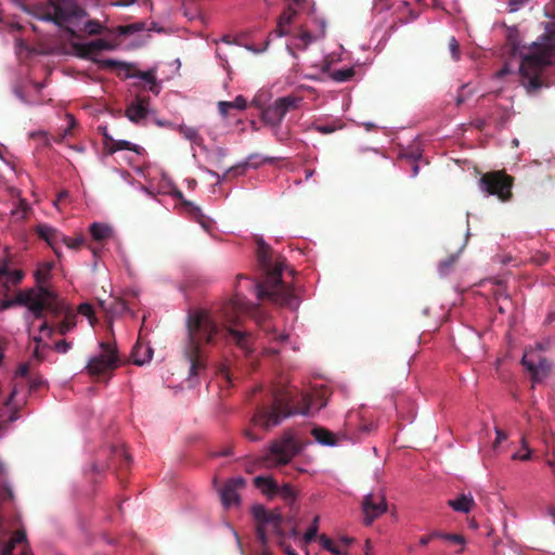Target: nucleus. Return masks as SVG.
Segmentation results:
<instances>
[{"mask_svg": "<svg viewBox=\"0 0 555 555\" xmlns=\"http://www.w3.org/2000/svg\"><path fill=\"white\" fill-rule=\"evenodd\" d=\"M521 442H522L524 449H526V452L525 453L517 452V453L513 454L512 459L513 460H520V461H528L531 457V451L528 448L525 438H522Z\"/></svg>", "mask_w": 555, "mask_h": 555, "instance_id": "nucleus-45", "label": "nucleus"}, {"mask_svg": "<svg viewBox=\"0 0 555 555\" xmlns=\"http://www.w3.org/2000/svg\"><path fill=\"white\" fill-rule=\"evenodd\" d=\"M102 353L91 358L86 366L91 376H102L112 372L118 365V356L115 346L109 343H101Z\"/></svg>", "mask_w": 555, "mask_h": 555, "instance_id": "nucleus-11", "label": "nucleus"}, {"mask_svg": "<svg viewBox=\"0 0 555 555\" xmlns=\"http://www.w3.org/2000/svg\"><path fill=\"white\" fill-rule=\"evenodd\" d=\"M103 29V26L96 20H90L85 24V30L91 36L102 34Z\"/></svg>", "mask_w": 555, "mask_h": 555, "instance_id": "nucleus-35", "label": "nucleus"}, {"mask_svg": "<svg viewBox=\"0 0 555 555\" xmlns=\"http://www.w3.org/2000/svg\"><path fill=\"white\" fill-rule=\"evenodd\" d=\"M43 379L41 376L31 377L29 379V390L36 391L43 385Z\"/></svg>", "mask_w": 555, "mask_h": 555, "instance_id": "nucleus-48", "label": "nucleus"}, {"mask_svg": "<svg viewBox=\"0 0 555 555\" xmlns=\"http://www.w3.org/2000/svg\"><path fill=\"white\" fill-rule=\"evenodd\" d=\"M319 519H320V517L315 516L313 519V524L306 531V533H305L306 541L310 542V541L314 540V538L317 537Z\"/></svg>", "mask_w": 555, "mask_h": 555, "instance_id": "nucleus-41", "label": "nucleus"}, {"mask_svg": "<svg viewBox=\"0 0 555 555\" xmlns=\"http://www.w3.org/2000/svg\"><path fill=\"white\" fill-rule=\"evenodd\" d=\"M70 348L72 344L65 339L56 341L53 347V349L59 353H66Z\"/></svg>", "mask_w": 555, "mask_h": 555, "instance_id": "nucleus-46", "label": "nucleus"}, {"mask_svg": "<svg viewBox=\"0 0 555 555\" xmlns=\"http://www.w3.org/2000/svg\"><path fill=\"white\" fill-rule=\"evenodd\" d=\"M103 138H104V144L106 146V149L108 150L109 145L113 144V141L115 140L112 135L108 134L106 128H103Z\"/></svg>", "mask_w": 555, "mask_h": 555, "instance_id": "nucleus-54", "label": "nucleus"}, {"mask_svg": "<svg viewBox=\"0 0 555 555\" xmlns=\"http://www.w3.org/2000/svg\"><path fill=\"white\" fill-rule=\"evenodd\" d=\"M243 435L250 441H258L260 438L255 435L250 429H244Z\"/></svg>", "mask_w": 555, "mask_h": 555, "instance_id": "nucleus-56", "label": "nucleus"}, {"mask_svg": "<svg viewBox=\"0 0 555 555\" xmlns=\"http://www.w3.org/2000/svg\"><path fill=\"white\" fill-rule=\"evenodd\" d=\"M251 514L256 520V538L263 547L259 555H272L267 545V533L272 532L278 537L285 535L283 526L285 524L284 518L276 511H269L262 505H255L251 508Z\"/></svg>", "mask_w": 555, "mask_h": 555, "instance_id": "nucleus-8", "label": "nucleus"}, {"mask_svg": "<svg viewBox=\"0 0 555 555\" xmlns=\"http://www.w3.org/2000/svg\"><path fill=\"white\" fill-rule=\"evenodd\" d=\"M179 133L183 135L186 140L199 144L203 139L198 133V130L194 127L181 125L179 126Z\"/></svg>", "mask_w": 555, "mask_h": 555, "instance_id": "nucleus-31", "label": "nucleus"}, {"mask_svg": "<svg viewBox=\"0 0 555 555\" xmlns=\"http://www.w3.org/2000/svg\"><path fill=\"white\" fill-rule=\"evenodd\" d=\"M555 56V24L548 23L545 33L533 42L519 66V85L530 96L555 83L552 59Z\"/></svg>", "mask_w": 555, "mask_h": 555, "instance_id": "nucleus-2", "label": "nucleus"}, {"mask_svg": "<svg viewBox=\"0 0 555 555\" xmlns=\"http://www.w3.org/2000/svg\"><path fill=\"white\" fill-rule=\"evenodd\" d=\"M23 276L24 274L22 271L9 269V273L7 274L3 281L10 282L12 284H18L22 281Z\"/></svg>", "mask_w": 555, "mask_h": 555, "instance_id": "nucleus-40", "label": "nucleus"}, {"mask_svg": "<svg viewBox=\"0 0 555 555\" xmlns=\"http://www.w3.org/2000/svg\"><path fill=\"white\" fill-rule=\"evenodd\" d=\"M296 15V9L293 8V4H288V7L280 15L276 28L274 30L279 37L288 35V26L292 24Z\"/></svg>", "mask_w": 555, "mask_h": 555, "instance_id": "nucleus-19", "label": "nucleus"}, {"mask_svg": "<svg viewBox=\"0 0 555 555\" xmlns=\"http://www.w3.org/2000/svg\"><path fill=\"white\" fill-rule=\"evenodd\" d=\"M343 126H334V125H317L314 129L321 133V134H330L336 131L337 129H340Z\"/></svg>", "mask_w": 555, "mask_h": 555, "instance_id": "nucleus-44", "label": "nucleus"}, {"mask_svg": "<svg viewBox=\"0 0 555 555\" xmlns=\"http://www.w3.org/2000/svg\"><path fill=\"white\" fill-rule=\"evenodd\" d=\"M528 0H508L509 11L515 12L519 10Z\"/></svg>", "mask_w": 555, "mask_h": 555, "instance_id": "nucleus-52", "label": "nucleus"}, {"mask_svg": "<svg viewBox=\"0 0 555 555\" xmlns=\"http://www.w3.org/2000/svg\"><path fill=\"white\" fill-rule=\"evenodd\" d=\"M141 29H142V27L139 24H129V25L118 26L115 29V31L119 36H128V35L134 34L137 31H140Z\"/></svg>", "mask_w": 555, "mask_h": 555, "instance_id": "nucleus-36", "label": "nucleus"}, {"mask_svg": "<svg viewBox=\"0 0 555 555\" xmlns=\"http://www.w3.org/2000/svg\"><path fill=\"white\" fill-rule=\"evenodd\" d=\"M296 396L297 393L293 388H275L272 391L271 403L258 406L251 418V423L254 425H259L264 429H269L279 425L282 420L293 414L308 415L310 411L308 396H301L302 401L306 403L304 408L292 406Z\"/></svg>", "mask_w": 555, "mask_h": 555, "instance_id": "nucleus-6", "label": "nucleus"}, {"mask_svg": "<svg viewBox=\"0 0 555 555\" xmlns=\"http://www.w3.org/2000/svg\"><path fill=\"white\" fill-rule=\"evenodd\" d=\"M283 118L284 117L281 114L280 108L275 101L273 102V104L266 107L261 113V120L264 124L270 125L272 127L280 126Z\"/></svg>", "mask_w": 555, "mask_h": 555, "instance_id": "nucleus-23", "label": "nucleus"}, {"mask_svg": "<svg viewBox=\"0 0 555 555\" xmlns=\"http://www.w3.org/2000/svg\"><path fill=\"white\" fill-rule=\"evenodd\" d=\"M36 233L40 238L46 241L55 255L60 257V244L62 240H64V234L48 224H38L36 227Z\"/></svg>", "mask_w": 555, "mask_h": 555, "instance_id": "nucleus-16", "label": "nucleus"}, {"mask_svg": "<svg viewBox=\"0 0 555 555\" xmlns=\"http://www.w3.org/2000/svg\"><path fill=\"white\" fill-rule=\"evenodd\" d=\"M153 356V349L141 341H137L131 351L132 362L135 365H143L147 363Z\"/></svg>", "mask_w": 555, "mask_h": 555, "instance_id": "nucleus-20", "label": "nucleus"}, {"mask_svg": "<svg viewBox=\"0 0 555 555\" xmlns=\"http://www.w3.org/2000/svg\"><path fill=\"white\" fill-rule=\"evenodd\" d=\"M354 73L356 72H354L353 67H347V68L335 69L331 73L330 76L334 81L345 82V81L350 80L354 76Z\"/></svg>", "mask_w": 555, "mask_h": 555, "instance_id": "nucleus-32", "label": "nucleus"}, {"mask_svg": "<svg viewBox=\"0 0 555 555\" xmlns=\"http://www.w3.org/2000/svg\"><path fill=\"white\" fill-rule=\"evenodd\" d=\"M521 364L530 373L533 384L544 380L552 370L551 362L537 354L534 351H525Z\"/></svg>", "mask_w": 555, "mask_h": 555, "instance_id": "nucleus-12", "label": "nucleus"}, {"mask_svg": "<svg viewBox=\"0 0 555 555\" xmlns=\"http://www.w3.org/2000/svg\"><path fill=\"white\" fill-rule=\"evenodd\" d=\"M256 254L259 264L266 272L264 280L254 284L257 298L268 299L292 310L297 309L299 300L293 287L282 280L286 259L281 256L274 258L271 247L262 238L257 240Z\"/></svg>", "mask_w": 555, "mask_h": 555, "instance_id": "nucleus-4", "label": "nucleus"}, {"mask_svg": "<svg viewBox=\"0 0 555 555\" xmlns=\"http://www.w3.org/2000/svg\"><path fill=\"white\" fill-rule=\"evenodd\" d=\"M273 160H274L273 157H266L262 162L255 160V163H245L242 165L233 166L227 171L225 176H229L231 173L244 175L247 166L258 168L262 163H273Z\"/></svg>", "mask_w": 555, "mask_h": 555, "instance_id": "nucleus-29", "label": "nucleus"}, {"mask_svg": "<svg viewBox=\"0 0 555 555\" xmlns=\"http://www.w3.org/2000/svg\"><path fill=\"white\" fill-rule=\"evenodd\" d=\"M83 242L85 240L82 236L68 237L64 235V240H62V243L70 249H78L83 244Z\"/></svg>", "mask_w": 555, "mask_h": 555, "instance_id": "nucleus-37", "label": "nucleus"}, {"mask_svg": "<svg viewBox=\"0 0 555 555\" xmlns=\"http://www.w3.org/2000/svg\"><path fill=\"white\" fill-rule=\"evenodd\" d=\"M149 114V99L137 96L126 108V116L132 122L139 124Z\"/></svg>", "mask_w": 555, "mask_h": 555, "instance_id": "nucleus-18", "label": "nucleus"}, {"mask_svg": "<svg viewBox=\"0 0 555 555\" xmlns=\"http://www.w3.org/2000/svg\"><path fill=\"white\" fill-rule=\"evenodd\" d=\"M294 455L295 442L292 438L274 441L270 446V460L275 464H286Z\"/></svg>", "mask_w": 555, "mask_h": 555, "instance_id": "nucleus-14", "label": "nucleus"}, {"mask_svg": "<svg viewBox=\"0 0 555 555\" xmlns=\"http://www.w3.org/2000/svg\"><path fill=\"white\" fill-rule=\"evenodd\" d=\"M364 524L371 525L377 517L387 511V503L383 494L369 493L362 501Z\"/></svg>", "mask_w": 555, "mask_h": 555, "instance_id": "nucleus-13", "label": "nucleus"}, {"mask_svg": "<svg viewBox=\"0 0 555 555\" xmlns=\"http://www.w3.org/2000/svg\"><path fill=\"white\" fill-rule=\"evenodd\" d=\"M134 2H135V0H116L115 4L116 5H121V7H128V5H130V4L134 3Z\"/></svg>", "mask_w": 555, "mask_h": 555, "instance_id": "nucleus-61", "label": "nucleus"}, {"mask_svg": "<svg viewBox=\"0 0 555 555\" xmlns=\"http://www.w3.org/2000/svg\"><path fill=\"white\" fill-rule=\"evenodd\" d=\"M300 39L304 41L305 46H307L312 40V36L308 31H302L300 34Z\"/></svg>", "mask_w": 555, "mask_h": 555, "instance_id": "nucleus-57", "label": "nucleus"}, {"mask_svg": "<svg viewBox=\"0 0 555 555\" xmlns=\"http://www.w3.org/2000/svg\"><path fill=\"white\" fill-rule=\"evenodd\" d=\"M149 85H150V86H149V90H150L151 92H153L154 94H158V93H159V86H158V83L156 82V79H155L153 82L149 83Z\"/></svg>", "mask_w": 555, "mask_h": 555, "instance_id": "nucleus-59", "label": "nucleus"}, {"mask_svg": "<svg viewBox=\"0 0 555 555\" xmlns=\"http://www.w3.org/2000/svg\"><path fill=\"white\" fill-rule=\"evenodd\" d=\"M53 267V262L40 263L35 271L37 287L16 296V301L27 307L36 319H42L44 311L49 313L51 320H44L39 326L40 334L49 338L54 333L66 335L76 326L77 320V313L47 286Z\"/></svg>", "mask_w": 555, "mask_h": 555, "instance_id": "nucleus-1", "label": "nucleus"}, {"mask_svg": "<svg viewBox=\"0 0 555 555\" xmlns=\"http://www.w3.org/2000/svg\"><path fill=\"white\" fill-rule=\"evenodd\" d=\"M449 50L451 52V55H452V59L454 61H459L460 60V44L457 42V40L455 39V37H451L449 39Z\"/></svg>", "mask_w": 555, "mask_h": 555, "instance_id": "nucleus-42", "label": "nucleus"}, {"mask_svg": "<svg viewBox=\"0 0 555 555\" xmlns=\"http://www.w3.org/2000/svg\"><path fill=\"white\" fill-rule=\"evenodd\" d=\"M444 540H447L449 542H452V543H456V544H464L465 543L464 537L461 535V534H455V533H448L446 535Z\"/></svg>", "mask_w": 555, "mask_h": 555, "instance_id": "nucleus-49", "label": "nucleus"}, {"mask_svg": "<svg viewBox=\"0 0 555 555\" xmlns=\"http://www.w3.org/2000/svg\"><path fill=\"white\" fill-rule=\"evenodd\" d=\"M243 314H249L256 319L260 328L270 336L273 340L285 341L287 336L283 333L276 334L274 326L268 315H264L256 305L236 296L234 299L223 304L218 312V319L224 324L227 330V341L234 344L244 356H249L254 352V338L249 332L236 328L241 323Z\"/></svg>", "mask_w": 555, "mask_h": 555, "instance_id": "nucleus-3", "label": "nucleus"}, {"mask_svg": "<svg viewBox=\"0 0 555 555\" xmlns=\"http://www.w3.org/2000/svg\"><path fill=\"white\" fill-rule=\"evenodd\" d=\"M244 486V478H234L227 481L223 488L220 490L222 504L228 508L238 505V490L242 489Z\"/></svg>", "mask_w": 555, "mask_h": 555, "instance_id": "nucleus-15", "label": "nucleus"}, {"mask_svg": "<svg viewBox=\"0 0 555 555\" xmlns=\"http://www.w3.org/2000/svg\"><path fill=\"white\" fill-rule=\"evenodd\" d=\"M128 310V306L126 304L125 300H121V299H115L113 306H112V311L115 312V313H122L125 311Z\"/></svg>", "mask_w": 555, "mask_h": 555, "instance_id": "nucleus-47", "label": "nucleus"}, {"mask_svg": "<svg viewBox=\"0 0 555 555\" xmlns=\"http://www.w3.org/2000/svg\"><path fill=\"white\" fill-rule=\"evenodd\" d=\"M90 233L93 240L103 242L112 236V228L103 223L94 222L90 225Z\"/></svg>", "mask_w": 555, "mask_h": 555, "instance_id": "nucleus-26", "label": "nucleus"}, {"mask_svg": "<svg viewBox=\"0 0 555 555\" xmlns=\"http://www.w3.org/2000/svg\"><path fill=\"white\" fill-rule=\"evenodd\" d=\"M311 435L319 443L323 446L333 447L339 442L338 435L321 426L313 427L311 430Z\"/></svg>", "mask_w": 555, "mask_h": 555, "instance_id": "nucleus-21", "label": "nucleus"}, {"mask_svg": "<svg viewBox=\"0 0 555 555\" xmlns=\"http://www.w3.org/2000/svg\"><path fill=\"white\" fill-rule=\"evenodd\" d=\"M29 370H30L29 363L20 364L17 372H16V377H23V378L27 377L29 374Z\"/></svg>", "mask_w": 555, "mask_h": 555, "instance_id": "nucleus-50", "label": "nucleus"}, {"mask_svg": "<svg viewBox=\"0 0 555 555\" xmlns=\"http://www.w3.org/2000/svg\"><path fill=\"white\" fill-rule=\"evenodd\" d=\"M9 273V267L5 261L0 260V280H4L7 274Z\"/></svg>", "mask_w": 555, "mask_h": 555, "instance_id": "nucleus-55", "label": "nucleus"}, {"mask_svg": "<svg viewBox=\"0 0 555 555\" xmlns=\"http://www.w3.org/2000/svg\"><path fill=\"white\" fill-rule=\"evenodd\" d=\"M255 486L260 489L263 493L268 495H273L274 492H276L278 483L275 480L271 477L267 476H257L254 479Z\"/></svg>", "mask_w": 555, "mask_h": 555, "instance_id": "nucleus-25", "label": "nucleus"}, {"mask_svg": "<svg viewBox=\"0 0 555 555\" xmlns=\"http://www.w3.org/2000/svg\"><path fill=\"white\" fill-rule=\"evenodd\" d=\"M322 546L331 552L333 555H346L336 544L325 535L321 537Z\"/></svg>", "mask_w": 555, "mask_h": 555, "instance_id": "nucleus-34", "label": "nucleus"}, {"mask_svg": "<svg viewBox=\"0 0 555 555\" xmlns=\"http://www.w3.org/2000/svg\"><path fill=\"white\" fill-rule=\"evenodd\" d=\"M513 183L514 178L505 171H490L485 173L479 180L481 191L489 195L498 196L502 202L512 198Z\"/></svg>", "mask_w": 555, "mask_h": 555, "instance_id": "nucleus-10", "label": "nucleus"}, {"mask_svg": "<svg viewBox=\"0 0 555 555\" xmlns=\"http://www.w3.org/2000/svg\"><path fill=\"white\" fill-rule=\"evenodd\" d=\"M302 100L304 99L299 95L288 94L286 96L278 98L275 102L280 108L281 114L283 117H285L288 112L299 108Z\"/></svg>", "mask_w": 555, "mask_h": 555, "instance_id": "nucleus-22", "label": "nucleus"}, {"mask_svg": "<svg viewBox=\"0 0 555 555\" xmlns=\"http://www.w3.org/2000/svg\"><path fill=\"white\" fill-rule=\"evenodd\" d=\"M430 534H431V537H433V540H434V539H443V540H444V539H446V535H447L448 533H443V532H441V531H433Z\"/></svg>", "mask_w": 555, "mask_h": 555, "instance_id": "nucleus-62", "label": "nucleus"}, {"mask_svg": "<svg viewBox=\"0 0 555 555\" xmlns=\"http://www.w3.org/2000/svg\"><path fill=\"white\" fill-rule=\"evenodd\" d=\"M456 261V256L451 255L439 264V271L441 274H447Z\"/></svg>", "mask_w": 555, "mask_h": 555, "instance_id": "nucleus-39", "label": "nucleus"}, {"mask_svg": "<svg viewBox=\"0 0 555 555\" xmlns=\"http://www.w3.org/2000/svg\"><path fill=\"white\" fill-rule=\"evenodd\" d=\"M74 48L79 56L92 60L102 69H129L128 64L120 61L112 59H93V55L102 50H114L116 48V43H113L105 39H95L87 43H76L74 44Z\"/></svg>", "mask_w": 555, "mask_h": 555, "instance_id": "nucleus-9", "label": "nucleus"}, {"mask_svg": "<svg viewBox=\"0 0 555 555\" xmlns=\"http://www.w3.org/2000/svg\"><path fill=\"white\" fill-rule=\"evenodd\" d=\"M2 555H28V543L24 530H17L2 550Z\"/></svg>", "mask_w": 555, "mask_h": 555, "instance_id": "nucleus-17", "label": "nucleus"}, {"mask_svg": "<svg viewBox=\"0 0 555 555\" xmlns=\"http://www.w3.org/2000/svg\"><path fill=\"white\" fill-rule=\"evenodd\" d=\"M273 495H280L286 502L292 503L295 501L296 490L288 483H285L283 486L278 485L276 492H274Z\"/></svg>", "mask_w": 555, "mask_h": 555, "instance_id": "nucleus-33", "label": "nucleus"}, {"mask_svg": "<svg viewBox=\"0 0 555 555\" xmlns=\"http://www.w3.org/2000/svg\"><path fill=\"white\" fill-rule=\"evenodd\" d=\"M186 326L188 336L182 347V354L190 364L189 378L191 379L206 370L205 346L214 343L219 328L210 313L201 309L189 313Z\"/></svg>", "mask_w": 555, "mask_h": 555, "instance_id": "nucleus-5", "label": "nucleus"}, {"mask_svg": "<svg viewBox=\"0 0 555 555\" xmlns=\"http://www.w3.org/2000/svg\"><path fill=\"white\" fill-rule=\"evenodd\" d=\"M509 73V69L507 66H504L502 69H500L498 73H496V77L499 78H502L504 77L505 75H507Z\"/></svg>", "mask_w": 555, "mask_h": 555, "instance_id": "nucleus-63", "label": "nucleus"}, {"mask_svg": "<svg viewBox=\"0 0 555 555\" xmlns=\"http://www.w3.org/2000/svg\"><path fill=\"white\" fill-rule=\"evenodd\" d=\"M78 313L81 315L87 317L90 320V323H93L94 317V309L90 304L83 302L78 306Z\"/></svg>", "mask_w": 555, "mask_h": 555, "instance_id": "nucleus-38", "label": "nucleus"}, {"mask_svg": "<svg viewBox=\"0 0 555 555\" xmlns=\"http://www.w3.org/2000/svg\"><path fill=\"white\" fill-rule=\"evenodd\" d=\"M133 76L141 78L142 80H144L147 83H151L156 79V74H155L154 69H150L146 72H138Z\"/></svg>", "mask_w": 555, "mask_h": 555, "instance_id": "nucleus-43", "label": "nucleus"}, {"mask_svg": "<svg viewBox=\"0 0 555 555\" xmlns=\"http://www.w3.org/2000/svg\"><path fill=\"white\" fill-rule=\"evenodd\" d=\"M122 150L132 151L137 154H140L142 147L126 140H114L113 144L108 147V153L113 154Z\"/></svg>", "mask_w": 555, "mask_h": 555, "instance_id": "nucleus-28", "label": "nucleus"}, {"mask_svg": "<svg viewBox=\"0 0 555 555\" xmlns=\"http://www.w3.org/2000/svg\"><path fill=\"white\" fill-rule=\"evenodd\" d=\"M273 160H274L273 157H266L262 162L255 160V163H245L242 165L233 166L227 171L225 176H229L231 173L244 175L247 166L258 168L262 163H273Z\"/></svg>", "mask_w": 555, "mask_h": 555, "instance_id": "nucleus-30", "label": "nucleus"}, {"mask_svg": "<svg viewBox=\"0 0 555 555\" xmlns=\"http://www.w3.org/2000/svg\"><path fill=\"white\" fill-rule=\"evenodd\" d=\"M246 106L247 102L243 95H237L234 101H220L218 103V109L222 116H227L230 109L243 111Z\"/></svg>", "mask_w": 555, "mask_h": 555, "instance_id": "nucleus-24", "label": "nucleus"}, {"mask_svg": "<svg viewBox=\"0 0 555 555\" xmlns=\"http://www.w3.org/2000/svg\"><path fill=\"white\" fill-rule=\"evenodd\" d=\"M24 11L31 14L37 20L52 22L60 27L69 38H78L77 31L70 27V24L87 16V11L74 1L49 0L46 3L37 4L31 8L24 7Z\"/></svg>", "mask_w": 555, "mask_h": 555, "instance_id": "nucleus-7", "label": "nucleus"}, {"mask_svg": "<svg viewBox=\"0 0 555 555\" xmlns=\"http://www.w3.org/2000/svg\"><path fill=\"white\" fill-rule=\"evenodd\" d=\"M495 434H496V439L493 443L494 448L498 444H500L502 441L506 440V438H507V435L504 433V430L500 429L499 427H495Z\"/></svg>", "mask_w": 555, "mask_h": 555, "instance_id": "nucleus-53", "label": "nucleus"}, {"mask_svg": "<svg viewBox=\"0 0 555 555\" xmlns=\"http://www.w3.org/2000/svg\"><path fill=\"white\" fill-rule=\"evenodd\" d=\"M474 500L472 496L465 494L459 496L455 500L449 501V505L456 512L468 513L474 506Z\"/></svg>", "mask_w": 555, "mask_h": 555, "instance_id": "nucleus-27", "label": "nucleus"}, {"mask_svg": "<svg viewBox=\"0 0 555 555\" xmlns=\"http://www.w3.org/2000/svg\"><path fill=\"white\" fill-rule=\"evenodd\" d=\"M546 463L551 468L555 469V451L553 452L552 457L546 461Z\"/></svg>", "mask_w": 555, "mask_h": 555, "instance_id": "nucleus-64", "label": "nucleus"}, {"mask_svg": "<svg viewBox=\"0 0 555 555\" xmlns=\"http://www.w3.org/2000/svg\"><path fill=\"white\" fill-rule=\"evenodd\" d=\"M219 374L224 378L227 379L228 382H231V374L229 372V370L227 367H222L220 371H219Z\"/></svg>", "mask_w": 555, "mask_h": 555, "instance_id": "nucleus-60", "label": "nucleus"}, {"mask_svg": "<svg viewBox=\"0 0 555 555\" xmlns=\"http://www.w3.org/2000/svg\"><path fill=\"white\" fill-rule=\"evenodd\" d=\"M544 13L547 17L555 18V0H551L544 7Z\"/></svg>", "mask_w": 555, "mask_h": 555, "instance_id": "nucleus-51", "label": "nucleus"}, {"mask_svg": "<svg viewBox=\"0 0 555 555\" xmlns=\"http://www.w3.org/2000/svg\"><path fill=\"white\" fill-rule=\"evenodd\" d=\"M430 541H433V537L430 533L420 538V544L422 546L428 545Z\"/></svg>", "mask_w": 555, "mask_h": 555, "instance_id": "nucleus-58", "label": "nucleus"}]
</instances>
